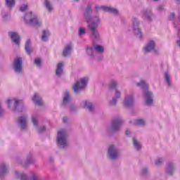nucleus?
Returning <instances> with one entry per match:
<instances>
[{
	"instance_id": "f257e3e1",
	"label": "nucleus",
	"mask_w": 180,
	"mask_h": 180,
	"mask_svg": "<svg viewBox=\"0 0 180 180\" xmlns=\"http://www.w3.org/2000/svg\"><path fill=\"white\" fill-rule=\"evenodd\" d=\"M84 16L88 23L91 38L96 41L101 40V34H99L98 30L99 23H101V18L98 15L92 17V6L91 4H88L86 7L84 11Z\"/></svg>"
},
{
	"instance_id": "f03ea898",
	"label": "nucleus",
	"mask_w": 180,
	"mask_h": 180,
	"mask_svg": "<svg viewBox=\"0 0 180 180\" xmlns=\"http://www.w3.org/2000/svg\"><path fill=\"white\" fill-rule=\"evenodd\" d=\"M23 19L26 25H29L30 26H33L34 27H39V26H41V20L39 19L37 15H33L32 11L27 13L23 17Z\"/></svg>"
},
{
	"instance_id": "7ed1b4c3",
	"label": "nucleus",
	"mask_w": 180,
	"mask_h": 180,
	"mask_svg": "<svg viewBox=\"0 0 180 180\" xmlns=\"http://www.w3.org/2000/svg\"><path fill=\"white\" fill-rule=\"evenodd\" d=\"M122 124H123V119L122 117H116L112 120L110 127L107 128V133H109L110 134L112 133H119Z\"/></svg>"
},
{
	"instance_id": "20e7f679",
	"label": "nucleus",
	"mask_w": 180,
	"mask_h": 180,
	"mask_svg": "<svg viewBox=\"0 0 180 180\" xmlns=\"http://www.w3.org/2000/svg\"><path fill=\"white\" fill-rule=\"evenodd\" d=\"M56 141L59 148H65L68 146V143L67 142V131L65 129H61L58 131Z\"/></svg>"
},
{
	"instance_id": "39448f33",
	"label": "nucleus",
	"mask_w": 180,
	"mask_h": 180,
	"mask_svg": "<svg viewBox=\"0 0 180 180\" xmlns=\"http://www.w3.org/2000/svg\"><path fill=\"white\" fill-rule=\"evenodd\" d=\"M13 71L17 74V75H23V59L20 57L16 58L13 60L12 63Z\"/></svg>"
},
{
	"instance_id": "423d86ee",
	"label": "nucleus",
	"mask_w": 180,
	"mask_h": 180,
	"mask_svg": "<svg viewBox=\"0 0 180 180\" xmlns=\"http://www.w3.org/2000/svg\"><path fill=\"white\" fill-rule=\"evenodd\" d=\"M105 51V48L101 45H94L92 46H88L86 49V53L89 57H91V60H94L95 57H96V53H99L102 54Z\"/></svg>"
},
{
	"instance_id": "0eeeda50",
	"label": "nucleus",
	"mask_w": 180,
	"mask_h": 180,
	"mask_svg": "<svg viewBox=\"0 0 180 180\" xmlns=\"http://www.w3.org/2000/svg\"><path fill=\"white\" fill-rule=\"evenodd\" d=\"M86 84H88V78L86 77L77 80L72 86L74 94L78 95L86 86Z\"/></svg>"
},
{
	"instance_id": "6e6552de",
	"label": "nucleus",
	"mask_w": 180,
	"mask_h": 180,
	"mask_svg": "<svg viewBox=\"0 0 180 180\" xmlns=\"http://www.w3.org/2000/svg\"><path fill=\"white\" fill-rule=\"evenodd\" d=\"M11 102H13V110L19 112L20 113H22L23 112H26L27 110V108H26V106L22 105L21 106L20 109H19V105L22 103V101L18 100L16 98H13L12 100H8L7 103L8 105V108H11Z\"/></svg>"
},
{
	"instance_id": "1a4fd4ad",
	"label": "nucleus",
	"mask_w": 180,
	"mask_h": 180,
	"mask_svg": "<svg viewBox=\"0 0 180 180\" xmlns=\"http://www.w3.org/2000/svg\"><path fill=\"white\" fill-rule=\"evenodd\" d=\"M132 29L134 34H136V37H138L139 39L143 37V33L140 29V21L136 18L132 19Z\"/></svg>"
},
{
	"instance_id": "9d476101",
	"label": "nucleus",
	"mask_w": 180,
	"mask_h": 180,
	"mask_svg": "<svg viewBox=\"0 0 180 180\" xmlns=\"http://www.w3.org/2000/svg\"><path fill=\"white\" fill-rule=\"evenodd\" d=\"M143 95L146 106H151L154 103V94L153 91L146 90L143 91Z\"/></svg>"
},
{
	"instance_id": "9b49d317",
	"label": "nucleus",
	"mask_w": 180,
	"mask_h": 180,
	"mask_svg": "<svg viewBox=\"0 0 180 180\" xmlns=\"http://www.w3.org/2000/svg\"><path fill=\"white\" fill-rule=\"evenodd\" d=\"M108 155L111 160H117L119 155H120V150L116 148V146L112 145L108 147Z\"/></svg>"
},
{
	"instance_id": "f8f14e48",
	"label": "nucleus",
	"mask_w": 180,
	"mask_h": 180,
	"mask_svg": "<svg viewBox=\"0 0 180 180\" xmlns=\"http://www.w3.org/2000/svg\"><path fill=\"white\" fill-rule=\"evenodd\" d=\"M143 50L146 53L153 51L154 54H158V51L155 49V41H149L144 46Z\"/></svg>"
},
{
	"instance_id": "ddd939ff",
	"label": "nucleus",
	"mask_w": 180,
	"mask_h": 180,
	"mask_svg": "<svg viewBox=\"0 0 180 180\" xmlns=\"http://www.w3.org/2000/svg\"><path fill=\"white\" fill-rule=\"evenodd\" d=\"M169 20L174 21V27H176V29H178L179 31L178 37L180 39V15L178 18H175V13H172L169 16Z\"/></svg>"
},
{
	"instance_id": "4468645a",
	"label": "nucleus",
	"mask_w": 180,
	"mask_h": 180,
	"mask_svg": "<svg viewBox=\"0 0 180 180\" xmlns=\"http://www.w3.org/2000/svg\"><path fill=\"white\" fill-rule=\"evenodd\" d=\"M123 105L126 108H131L134 105V96L133 94L127 95L124 99Z\"/></svg>"
},
{
	"instance_id": "2eb2a0df",
	"label": "nucleus",
	"mask_w": 180,
	"mask_h": 180,
	"mask_svg": "<svg viewBox=\"0 0 180 180\" xmlns=\"http://www.w3.org/2000/svg\"><path fill=\"white\" fill-rule=\"evenodd\" d=\"M17 122L18 123L19 127H20L22 130H26V128L27 127V115H22L19 117Z\"/></svg>"
},
{
	"instance_id": "dca6fc26",
	"label": "nucleus",
	"mask_w": 180,
	"mask_h": 180,
	"mask_svg": "<svg viewBox=\"0 0 180 180\" xmlns=\"http://www.w3.org/2000/svg\"><path fill=\"white\" fill-rule=\"evenodd\" d=\"M71 105V96L70 95L69 91H65V95L63 96V100L62 102V106L63 108H67V106H70Z\"/></svg>"
},
{
	"instance_id": "f3484780",
	"label": "nucleus",
	"mask_w": 180,
	"mask_h": 180,
	"mask_svg": "<svg viewBox=\"0 0 180 180\" xmlns=\"http://www.w3.org/2000/svg\"><path fill=\"white\" fill-rule=\"evenodd\" d=\"M176 169V166H175V163L169 162L166 165V174H167V175H173Z\"/></svg>"
},
{
	"instance_id": "a211bd4d",
	"label": "nucleus",
	"mask_w": 180,
	"mask_h": 180,
	"mask_svg": "<svg viewBox=\"0 0 180 180\" xmlns=\"http://www.w3.org/2000/svg\"><path fill=\"white\" fill-rule=\"evenodd\" d=\"M143 18L148 20V22H151L153 20V18H154V15L153 13H151V10L150 9H144L142 11Z\"/></svg>"
},
{
	"instance_id": "6ab92c4d",
	"label": "nucleus",
	"mask_w": 180,
	"mask_h": 180,
	"mask_svg": "<svg viewBox=\"0 0 180 180\" xmlns=\"http://www.w3.org/2000/svg\"><path fill=\"white\" fill-rule=\"evenodd\" d=\"M9 174V167L4 163L0 164V178Z\"/></svg>"
},
{
	"instance_id": "aec40b11",
	"label": "nucleus",
	"mask_w": 180,
	"mask_h": 180,
	"mask_svg": "<svg viewBox=\"0 0 180 180\" xmlns=\"http://www.w3.org/2000/svg\"><path fill=\"white\" fill-rule=\"evenodd\" d=\"M82 105L84 109H88L89 112H94V110H95L94 104L89 101H83Z\"/></svg>"
},
{
	"instance_id": "412c9836",
	"label": "nucleus",
	"mask_w": 180,
	"mask_h": 180,
	"mask_svg": "<svg viewBox=\"0 0 180 180\" xmlns=\"http://www.w3.org/2000/svg\"><path fill=\"white\" fill-rule=\"evenodd\" d=\"M71 50H72V45L71 44L66 45L63 51V57H70L71 56Z\"/></svg>"
},
{
	"instance_id": "4be33fe9",
	"label": "nucleus",
	"mask_w": 180,
	"mask_h": 180,
	"mask_svg": "<svg viewBox=\"0 0 180 180\" xmlns=\"http://www.w3.org/2000/svg\"><path fill=\"white\" fill-rule=\"evenodd\" d=\"M32 101L34 102L35 105H38V106H41V105H43V99H41V96L37 93L34 94Z\"/></svg>"
},
{
	"instance_id": "5701e85b",
	"label": "nucleus",
	"mask_w": 180,
	"mask_h": 180,
	"mask_svg": "<svg viewBox=\"0 0 180 180\" xmlns=\"http://www.w3.org/2000/svg\"><path fill=\"white\" fill-rule=\"evenodd\" d=\"M63 72H64V64L63 63H58L56 70V77L62 76Z\"/></svg>"
},
{
	"instance_id": "b1692460",
	"label": "nucleus",
	"mask_w": 180,
	"mask_h": 180,
	"mask_svg": "<svg viewBox=\"0 0 180 180\" xmlns=\"http://www.w3.org/2000/svg\"><path fill=\"white\" fill-rule=\"evenodd\" d=\"M9 34L13 43H15V44H19V41L20 40V36H19V34L18 32H10Z\"/></svg>"
},
{
	"instance_id": "393cba45",
	"label": "nucleus",
	"mask_w": 180,
	"mask_h": 180,
	"mask_svg": "<svg viewBox=\"0 0 180 180\" xmlns=\"http://www.w3.org/2000/svg\"><path fill=\"white\" fill-rule=\"evenodd\" d=\"M136 86H138V88H141V89H143V91H148V84H147V82L143 79L136 83Z\"/></svg>"
},
{
	"instance_id": "a878e982",
	"label": "nucleus",
	"mask_w": 180,
	"mask_h": 180,
	"mask_svg": "<svg viewBox=\"0 0 180 180\" xmlns=\"http://www.w3.org/2000/svg\"><path fill=\"white\" fill-rule=\"evenodd\" d=\"M33 155L32 154H30L27 157V160L24 162H19L20 164H22V167H26L28 165H30V164H33Z\"/></svg>"
},
{
	"instance_id": "bb28decb",
	"label": "nucleus",
	"mask_w": 180,
	"mask_h": 180,
	"mask_svg": "<svg viewBox=\"0 0 180 180\" xmlns=\"http://www.w3.org/2000/svg\"><path fill=\"white\" fill-rule=\"evenodd\" d=\"M25 49L27 54H32L33 52V48H32V43L30 42V39H27Z\"/></svg>"
},
{
	"instance_id": "cd10ccee",
	"label": "nucleus",
	"mask_w": 180,
	"mask_h": 180,
	"mask_svg": "<svg viewBox=\"0 0 180 180\" xmlns=\"http://www.w3.org/2000/svg\"><path fill=\"white\" fill-rule=\"evenodd\" d=\"M44 6L45 9H46V11H48L49 13L53 12V4H51V1L50 0H44Z\"/></svg>"
},
{
	"instance_id": "c85d7f7f",
	"label": "nucleus",
	"mask_w": 180,
	"mask_h": 180,
	"mask_svg": "<svg viewBox=\"0 0 180 180\" xmlns=\"http://www.w3.org/2000/svg\"><path fill=\"white\" fill-rule=\"evenodd\" d=\"M105 12H109V13H113L114 15H117L119 13V11L117 10V8H112V7H103Z\"/></svg>"
},
{
	"instance_id": "c756f323",
	"label": "nucleus",
	"mask_w": 180,
	"mask_h": 180,
	"mask_svg": "<svg viewBox=\"0 0 180 180\" xmlns=\"http://www.w3.org/2000/svg\"><path fill=\"white\" fill-rule=\"evenodd\" d=\"M132 143L134 148H136V151H140L141 150V143L137 140L136 138H132Z\"/></svg>"
},
{
	"instance_id": "7c9ffc66",
	"label": "nucleus",
	"mask_w": 180,
	"mask_h": 180,
	"mask_svg": "<svg viewBox=\"0 0 180 180\" xmlns=\"http://www.w3.org/2000/svg\"><path fill=\"white\" fill-rule=\"evenodd\" d=\"M16 177L20 180H32V178L27 177V175L23 173H19V172L15 171Z\"/></svg>"
},
{
	"instance_id": "2f4dec72",
	"label": "nucleus",
	"mask_w": 180,
	"mask_h": 180,
	"mask_svg": "<svg viewBox=\"0 0 180 180\" xmlns=\"http://www.w3.org/2000/svg\"><path fill=\"white\" fill-rule=\"evenodd\" d=\"M49 37H50V31L44 30L42 32L41 40L43 41H49Z\"/></svg>"
},
{
	"instance_id": "473e14b6",
	"label": "nucleus",
	"mask_w": 180,
	"mask_h": 180,
	"mask_svg": "<svg viewBox=\"0 0 180 180\" xmlns=\"http://www.w3.org/2000/svg\"><path fill=\"white\" fill-rule=\"evenodd\" d=\"M165 80L167 82V86H172V81L171 80V76H169L167 72L165 73Z\"/></svg>"
},
{
	"instance_id": "72a5a7b5",
	"label": "nucleus",
	"mask_w": 180,
	"mask_h": 180,
	"mask_svg": "<svg viewBox=\"0 0 180 180\" xmlns=\"http://www.w3.org/2000/svg\"><path fill=\"white\" fill-rule=\"evenodd\" d=\"M141 174L142 176H144L145 178H147L148 175H150V170H148V167H144L141 170Z\"/></svg>"
},
{
	"instance_id": "f704fd0d",
	"label": "nucleus",
	"mask_w": 180,
	"mask_h": 180,
	"mask_svg": "<svg viewBox=\"0 0 180 180\" xmlns=\"http://www.w3.org/2000/svg\"><path fill=\"white\" fill-rule=\"evenodd\" d=\"M117 85H118V83L116 80L111 79L109 83V88H110V89H117Z\"/></svg>"
},
{
	"instance_id": "c9c22d12",
	"label": "nucleus",
	"mask_w": 180,
	"mask_h": 180,
	"mask_svg": "<svg viewBox=\"0 0 180 180\" xmlns=\"http://www.w3.org/2000/svg\"><path fill=\"white\" fill-rule=\"evenodd\" d=\"M162 162H164V159L162 158H158L155 160V164L157 167H161V165H162Z\"/></svg>"
},
{
	"instance_id": "e433bc0d",
	"label": "nucleus",
	"mask_w": 180,
	"mask_h": 180,
	"mask_svg": "<svg viewBox=\"0 0 180 180\" xmlns=\"http://www.w3.org/2000/svg\"><path fill=\"white\" fill-rule=\"evenodd\" d=\"M6 5L8 8H12L15 5V0H6Z\"/></svg>"
},
{
	"instance_id": "4c0bfd02",
	"label": "nucleus",
	"mask_w": 180,
	"mask_h": 180,
	"mask_svg": "<svg viewBox=\"0 0 180 180\" xmlns=\"http://www.w3.org/2000/svg\"><path fill=\"white\" fill-rule=\"evenodd\" d=\"M117 103V98L116 97H113L110 101L109 105L110 106H116Z\"/></svg>"
},
{
	"instance_id": "58836bf2",
	"label": "nucleus",
	"mask_w": 180,
	"mask_h": 180,
	"mask_svg": "<svg viewBox=\"0 0 180 180\" xmlns=\"http://www.w3.org/2000/svg\"><path fill=\"white\" fill-rule=\"evenodd\" d=\"M37 117V115H33L32 117V123L36 127L38 126Z\"/></svg>"
},
{
	"instance_id": "ea45409f",
	"label": "nucleus",
	"mask_w": 180,
	"mask_h": 180,
	"mask_svg": "<svg viewBox=\"0 0 180 180\" xmlns=\"http://www.w3.org/2000/svg\"><path fill=\"white\" fill-rule=\"evenodd\" d=\"M135 124H137L138 126H144L146 124V121L144 120H136L135 121Z\"/></svg>"
},
{
	"instance_id": "a19ab883",
	"label": "nucleus",
	"mask_w": 180,
	"mask_h": 180,
	"mask_svg": "<svg viewBox=\"0 0 180 180\" xmlns=\"http://www.w3.org/2000/svg\"><path fill=\"white\" fill-rule=\"evenodd\" d=\"M86 33V30H85V28L80 27L79 29V36H82V35L85 34Z\"/></svg>"
},
{
	"instance_id": "79ce46f5",
	"label": "nucleus",
	"mask_w": 180,
	"mask_h": 180,
	"mask_svg": "<svg viewBox=\"0 0 180 180\" xmlns=\"http://www.w3.org/2000/svg\"><path fill=\"white\" fill-rule=\"evenodd\" d=\"M121 95H122V93L120 92V91H119L118 89H115V96L116 99H120Z\"/></svg>"
},
{
	"instance_id": "37998d69",
	"label": "nucleus",
	"mask_w": 180,
	"mask_h": 180,
	"mask_svg": "<svg viewBox=\"0 0 180 180\" xmlns=\"http://www.w3.org/2000/svg\"><path fill=\"white\" fill-rule=\"evenodd\" d=\"M106 8V6H95V9H96V12H99V11H101V9H102V11H105V8Z\"/></svg>"
},
{
	"instance_id": "c03bdc74",
	"label": "nucleus",
	"mask_w": 180,
	"mask_h": 180,
	"mask_svg": "<svg viewBox=\"0 0 180 180\" xmlns=\"http://www.w3.org/2000/svg\"><path fill=\"white\" fill-rule=\"evenodd\" d=\"M70 112H75L78 108H77V106H75V105L70 104Z\"/></svg>"
},
{
	"instance_id": "a18cd8bd",
	"label": "nucleus",
	"mask_w": 180,
	"mask_h": 180,
	"mask_svg": "<svg viewBox=\"0 0 180 180\" xmlns=\"http://www.w3.org/2000/svg\"><path fill=\"white\" fill-rule=\"evenodd\" d=\"M27 4H23L22 6L20 7V12H25L26 9H27Z\"/></svg>"
},
{
	"instance_id": "49530a36",
	"label": "nucleus",
	"mask_w": 180,
	"mask_h": 180,
	"mask_svg": "<svg viewBox=\"0 0 180 180\" xmlns=\"http://www.w3.org/2000/svg\"><path fill=\"white\" fill-rule=\"evenodd\" d=\"M38 133H43V131H46V127L41 126L37 129Z\"/></svg>"
},
{
	"instance_id": "de8ad7c7",
	"label": "nucleus",
	"mask_w": 180,
	"mask_h": 180,
	"mask_svg": "<svg viewBox=\"0 0 180 180\" xmlns=\"http://www.w3.org/2000/svg\"><path fill=\"white\" fill-rule=\"evenodd\" d=\"M1 16L4 20H8V18H9V15H8L6 13H2Z\"/></svg>"
},
{
	"instance_id": "09e8293b",
	"label": "nucleus",
	"mask_w": 180,
	"mask_h": 180,
	"mask_svg": "<svg viewBox=\"0 0 180 180\" xmlns=\"http://www.w3.org/2000/svg\"><path fill=\"white\" fill-rule=\"evenodd\" d=\"M34 64H36V65H41V60L40 58H36L34 60Z\"/></svg>"
},
{
	"instance_id": "8fccbe9b",
	"label": "nucleus",
	"mask_w": 180,
	"mask_h": 180,
	"mask_svg": "<svg viewBox=\"0 0 180 180\" xmlns=\"http://www.w3.org/2000/svg\"><path fill=\"white\" fill-rule=\"evenodd\" d=\"M5 110L2 108V103L0 102V117L4 115Z\"/></svg>"
},
{
	"instance_id": "3c124183",
	"label": "nucleus",
	"mask_w": 180,
	"mask_h": 180,
	"mask_svg": "<svg viewBox=\"0 0 180 180\" xmlns=\"http://www.w3.org/2000/svg\"><path fill=\"white\" fill-rule=\"evenodd\" d=\"M158 11H159L160 12H161L162 11H164V5H160L158 7Z\"/></svg>"
},
{
	"instance_id": "603ef678",
	"label": "nucleus",
	"mask_w": 180,
	"mask_h": 180,
	"mask_svg": "<svg viewBox=\"0 0 180 180\" xmlns=\"http://www.w3.org/2000/svg\"><path fill=\"white\" fill-rule=\"evenodd\" d=\"M130 134H131V133L130 132V131H129V129H127V130L125 131V136H130Z\"/></svg>"
},
{
	"instance_id": "864d4df0",
	"label": "nucleus",
	"mask_w": 180,
	"mask_h": 180,
	"mask_svg": "<svg viewBox=\"0 0 180 180\" xmlns=\"http://www.w3.org/2000/svg\"><path fill=\"white\" fill-rule=\"evenodd\" d=\"M68 121V118L67 117H64L63 118V123H67Z\"/></svg>"
},
{
	"instance_id": "5fc2aeb1",
	"label": "nucleus",
	"mask_w": 180,
	"mask_h": 180,
	"mask_svg": "<svg viewBox=\"0 0 180 180\" xmlns=\"http://www.w3.org/2000/svg\"><path fill=\"white\" fill-rule=\"evenodd\" d=\"M97 60H98V61H101V60H103V56H101L97 58Z\"/></svg>"
},
{
	"instance_id": "6e6d98bb",
	"label": "nucleus",
	"mask_w": 180,
	"mask_h": 180,
	"mask_svg": "<svg viewBox=\"0 0 180 180\" xmlns=\"http://www.w3.org/2000/svg\"><path fill=\"white\" fill-rule=\"evenodd\" d=\"M178 4H180V0H176Z\"/></svg>"
},
{
	"instance_id": "4d7b16f0",
	"label": "nucleus",
	"mask_w": 180,
	"mask_h": 180,
	"mask_svg": "<svg viewBox=\"0 0 180 180\" xmlns=\"http://www.w3.org/2000/svg\"><path fill=\"white\" fill-rule=\"evenodd\" d=\"M177 43H178L179 46V47H180V41H178Z\"/></svg>"
},
{
	"instance_id": "13d9d810",
	"label": "nucleus",
	"mask_w": 180,
	"mask_h": 180,
	"mask_svg": "<svg viewBox=\"0 0 180 180\" xmlns=\"http://www.w3.org/2000/svg\"><path fill=\"white\" fill-rule=\"evenodd\" d=\"M75 1H76L77 2H78V0H75Z\"/></svg>"
},
{
	"instance_id": "bf43d9fd",
	"label": "nucleus",
	"mask_w": 180,
	"mask_h": 180,
	"mask_svg": "<svg viewBox=\"0 0 180 180\" xmlns=\"http://www.w3.org/2000/svg\"><path fill=\"white\" fill-rule=\"evenodd\" d=\"M153 1H158V0H153Z\"/></svg>"
}]
</instances>
